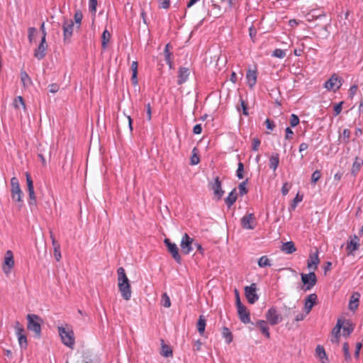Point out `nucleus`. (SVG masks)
Here are the masks:
<instances>
[{
  "label": "nucleus",
  "instance_id": "1",
  "mask_svg": "<svg viewBox=\"0 0 363 363\" xmlns=\"http://www.w3.org/2000/svg\"><path fill=\"white\" fill-rule=\"evenodd\" d=\"M118 286L123 299L128 301L131 298V287L129 279L126 276L125 271L123 267L117 269Z\"/></svg>",
  "mask_w": 363,
  "mask_h": 363
},
{
  "label": "nucleus",
  "instance_id": "2",
  "mask_svg": "<svg viewBox=\"0 0 363 363\" xmlns=\"http://www.w3.org/2000/svg\"><path fill=\"white\" fill-rule=\"evenodd\" d=\"M26 319L28 321L27 329L34 333L35 337L40 338L41 337L42 318L35 314H28Z\"/></svg>",
  "mask_w": 363,
  "mask_h": 363
},
{
  "label": "nucleus",
  "instance_id": "3",
  "mask_svg": "<svg viewBox=\"0 0 363 363\" xmlns=\"http://www.w3.org/2000/svg\"><path fill=\"white\" fill-rule=\"evenodd\" d=\"M58 331L62 342L69 348H73L75 343L73 331L63 327H59Z\"/></svg>",
  "mask_w": 363,
  "mask_h": 363
},
{
  "label": "nucleus",
  "instance_id": "4",
  "mask_svg": "<svg viewBox=\"0 0 363 363\" xmlns=\"http://www.w3.org/2000/svg\"><path fill=\"white\" fill-rule=\"evenodd\" d=\"M301 281L305 287V291L311 290L317 282V277L315 272H311L308 274H301Z\"/></svg>",
  "mask_w": 363,
  "mask_h": 363
},
{
  "label": "nucleus",
  "instance_id": "5",
  "mask_svg": "<svg viewBox=\"0 0 363 363\" xmlns=\"http://www.w3.org/2000/svg\"><path fill=\"white\" fill-rule=\"evenodd\" d=\"M194 245V239L191 238L187 233H184L182 236L180 243L182 252L184 255H189L193 250Z\"/></svg>",
  "mask_w": 363,
  "mask_h": 363
},
{
  "label": "nucleus",
  "instance_id": "6",
  "mask_svg": "<svg viewBox=\"0 0 363 363\" xmlns=\"http://www.w3.org/2000/svg\"><path fill=\"white\" fill-rule=\"evenodd\" d=\"M208 186L209 189L213 191V194L216 198V200H220L223 196L225 191L222 189V184L219 177H216L214 179V182H210Z\"/></svg>",
  "mask_w": 363,
  "mask_h": 363
},
{
  "label": "nucleus",
  "instance_id": "7",
  "mask_svg": "<svg viewBox=\"0 0 363 363\" xmlns=\"http://www.w3.org/2000/svg\"><path fill=\"white\" fill-rule=\"evenodd\" d=\"M265 317L271 325H276L282 320L281 315L277 312L275 307H271L266 313Z\"/></svg>",
  "mask_w": 363,
  "mask_h": 363
},
{
  "label": "nucleus",
  "instance_id": "8",
  "mask_svg": "<svg viewBox=\"0 0 363 363\" xmlns=\"http://www.w3.org/2000/svg\"><path fill=\"white\" fill-rule=\"evenodd\" d=\"M11 198L14 201L20 202L22 201L21 196L23 192L20 188L19 183L18 179L16 177H13L11 179Z\"/></svg>",
  "mask_w": 363,
  "mask_h": 363
},
{
  "label": "nucleus",
  "instance_id": "9",
  "mask_svg": "<svg viewBox=\"0 0 363 363\" xmlns=\"http://www.w3.org/2000/svg\"><path fill=\"white\" fill-rule=\"evenodd\" d=\"M164 242L167 247L168 252L171 254L173 259L179 264L182 262L181 256L179 253V249L177 245L172 242L169 239L165 238Z\"/></svg>",
  "mask_w": 363,
  "mask_h": 363
},
{
  "label": "nucleus",
  "instance_id": "10",
  "mask_svg": "<svg viewBox=\"0 0 363 363\" xmlns=\"http://www.w3.org/2000/svg\"><path fill=\"white\" fill-rule=\"evenodd\" d=\"M256 291L257 287L256 284L255 283L245 287V295L247 301L250 304L255 303L259 299V296L257 294Z\"/></svg>",
  "mask_w": 363,
  "mask_h": 363
},
{
  "label": "nucleus",
  "instance_id": "11",
  "mask_svg": "<svg viewBox=\"0 0 363 363\" xmlns=\"http://www.w3.org/2000/svg\"><path fill=\"white\" fill-rule=\"evenodd\" d=\"M241 225L244 229L253 230L256 226L255 217L254 213H250L244 216L240 220Z\"/></svg>",
  "mask_w": 363,
  "mask_h": 363
},
{
  "label": "nucleus",
  "instance_id": "12",
  "mask_svg": "<svg viewBox=\"0 0 363 363\" xmlns=\"http://www.w3.org/2000/svg\"><path fill=\"white\" fill-rule=\"evenodd\" d=\"M341 78H339L337 75H332L328 80L325 82L324 87L328 90L336 91L339 89L342 85Z\"/></svg>",
  "mask_w": 363,
  "mask_h": 363
},
{
  "label": "nucleus",
  "instance_id": "13",
  "mask_svg": "<svg viewBox=\"0 0 363 363\" xmlns=\"http://www.w3.org/2000/svg\"><path fill=\"white\" fill-rule=\"evenodd\" d=\"M350 240L347 242L346 250L347 255H351L359 247V238L357 235H354L350 237Z\"/></svg>",
  "mask_w": 363,
  "mask_h": 363
},
{
  "label": "nucleus",
  "instance_id": "14",
  "mask_svg": "<svg viewBox=\"0 0 363 363\" xmlns=\"http://www.w3.org/2000/svg\"><path fill=\"white\" fill-rule=\"evenodd\" d=\"M47 50L48 44L46 40L44 38H41L40 44L34 51V57L39 60L43 59L46 55Z\"/></svg>",
  "mask_w": 363,
  "mask_h": 363
},
{
  "label": "nucleus",
  "instance_id": "15",
  "mask_svg": "<svg viewBox=\"0 0 363 363\" xmlns=\"http://www.w3.org/2000/svg\"><path fill=\"white\" fill-rule=\"evenodd\" d=\"M64 41L69 40L72 36L74 22L72 20H65L62 24Z\"/></svg>",
  "mask_w": 363,
  "mask_h": 363
},
{
  "label": "nucleus",
  "instance_id": "16",
  "mask_svg": "<svg viewBox=\"0 0 363 363\" xmlns=\"http://www.w3.org/2000/svg\"><path fill=\"white\" fill-rule=\"evenodd\" d=\"M236 308L240 321L245 324L250 323L251 322L250 314L247 308L243 304L238 306Z\"/></svg>",
  "mask_w": 363,
  "mask_h": 363
},
{
  "label": "nucleus",
  "instance_id": "17",
  "mask_svg": "<svg viewBox=\"0 0 363 363\" xmlns=\"http://www.w3.org/2000/svg\"><path fill=\"white\" fill-rule=\"evenodd\" d=\"M26 182H27V187L29 194V199L30 201H29V204L31 205L33 203H36V197L34 191V186H33V179L28 172L26 173Z\"/></svg>",
  "mask_w": 363,
  "mask_h": 363
},
{
  "label": "nucleus",
  "instance_id": "18",
  "mask_svg": "<svg viewBox=\"0 0 363 363\" xmlns=\"http://www.w3.org/2000/svg\"><path fill=\"white\" fill-rule=\"evenodd\" d=\"M318 296L315 294H311L305 299L304 302V311L308 314L313 307L316 304Z\"/></svg>",
  "mask_w": 363,
  "mask_h": 363
},
{
  "label": "nucleus",
  "instance_id": "19",
  "mask_svg": "<svg viewBox=\"0 0 363 363\" xmlns=\"http://www.w3.org/2000/svg\"><path fill=\"white\" fill-rule=\"evenodd\" d=\"M189 74L190 69L189 68L182 67H179L177 75V84L181 85L185 83L188 80Z\"/></svg>",
  "mask_w": 363,
  "mask_h": 363
},
{
  "label": "nucleus",
  "instance_id": "20",
  "mask_svg": "<svg viewBox=\"0 0 363 363\" xmlns=\"http://www.w3.org/2000/svg\"><path fill=\"white\" fill-rule=\"evenodd\" d=\"M257 72L256 68L248 69L246 73L247 83L250 89H252L257 83Z\"/></svg>",
  "mask_w": 363,
  "mask_h": 363
},
{
  "label": "nucleus",
  "instance_id": "21",
  "mask_svg": "<svg viewBox=\"0 0 363 363\" xmlns=\"http://www.w3.org/2000/svg\"><path fill=\"white\" fill-rule=\"evenodd\" d=\"M256 327L259 328L262 333L267 338H270L269 328L267 320H259L255 323Z\"/></svg>",
  "mask_w": 363,
  "mask_h": 363
},
{
  "label": "nucleus",
  "instance_id": "22",
  "mask_svg": "<svg viewBox=\"0 0 363 363\" xmlns=\"http://www.w3.org/2000/svg\"><path fill=\"white\" fill-rule=\"evenodd\" d=\"M4 264L8 267V269L4 267V272L7 274L10 272V269L14 266V260L13 257V253L11 250H8L6 252L5 258H4Z\"/></svg>",
  "mask_w": 363,
  "mask_h": 363
},
{
  "label": "nucleus",
  "instance_id": "23",
  "mask_svg": "<svg viewBox=\"0 0 363 363\" xmlns=\"http://www.w3.org/2000/svg\"><path fill=\"white\" fill-rule=\"evenodd\" d=\"M169 48H172L169 43H167L165 45L164 50V60L166 63L169 65V69H172L173 67V62H172V57L173 54L169 50Z\"/></svg>",
  "mask_w": 363,
  "mask_h": 363
},
{
  "label": "nucleus",
  "instance_id": "24",
  "mask_svg": "<svg viewBox=\"0 0 363 363\" xmlns=\"http://www.w3.org/2000/svg\"><path fill=\"white\" fill-rule=\"evenodd\" d=\"M50 238L52 240V243L54 248V255L57 261H60L61 259V252H60V245L57 241H56L55 236L52 232H50Z\"/></svg>",
  "mask_w": 363,
  "mask_h": 363
},
{
  "label": "nucleus",
  "instance_id": "25",
  "mask_svg": "<svg viewBox=\"0 0 363 363\" xmlns=\"http://www.w3.org/2000/svg\"><path fill=\"white\" fill-rule=\"evenodd\" d=\"M18 337V341L20 345V347L22 350H26L28 347V341L27 337L25 334V330H20V332H18L16 334Z\"/></svg>",
  "mask_w": 363,
  "mask_h": 363
},
{
  "label": "nucleus",
  "instance_id": "26",
  "mask_svg": "<svg viewBox=\"0 0 363 363\" xmlns=\"http://www.w3.org/2000/svg\"><path fill=\"white\" fill-rule=\"evenodd\" d=\"M343 323L340 319L337 320V324L335 327L333 329L332 334L333 336H335V338H336V340H333V339H331V341L335 343H338L340 342V330L342 328Z\"/></svg>",
  "mask_w": 363,
  "mask_h": 363
},
{
  "label": "nucleus",
  "instance_id": "27",
  "mask_svg": "<svg viewBox=\"0 0 363 363\" xmlns=\"http://www.w3.org/2000/svg\"><path fill=\"white\" fill-rule=\"evenodd\" d=\"M238 199V194L236 189L234 188L225 199V203L228 208H230L236 201Z\"/></svg>",
  "mask_w": 363,
  "mask_h": 363
},
{
  "label": "nucleus",
  "instance_id": "28",
  "mask_svg": "<svg viewBox=\"0 0 363 363\" xmlns=\"http://www.w3.org/2000/svg\"><path fill=\"white\" fill-rule=\"evenodd\" d=\"M320 259L318 257V251L316 250V252L313 254L310 255L309 259L308 260L307 267L308 268L312 267L313 265L315 266V269L317 268L318 264H319Z\"/></svg>",
  "mask_w": 363,
  "mask_h": 363
},
{
  "label": "nucleus",
  "instance_id": "29",
  "mask_svg": "<svg viewBox=\"0 0 363 363\" xmlns=\"http://www.w3.org/2000/svg\"><path fill=\"white\" fill-rule=\"evenodd\" d=\"M281 251L286 254H292L296 250L294 243L292 241L284 242L281 247Z\"/></svg>",
  "mask_w": 363,
  "mask_h": 363
},
{
  "label": "nucleus",
  "instance_id": "30",
  "mask_svg": "<svg viewBox=\"0 0 363 363\" xmlns=\"http://www.w3.org/2000/svg\"><path fill=\"white\" fill-rule=\"evenodd\" d=\"M360 294L357 292L354 293L350 301L349 307L350 309L352 311H355L358 306H359V298Z\"/></svg>",
  "mask_w": 363,
  "mask_h": 363
},
{
  "label": "nucleus",
  "instance_id": "31",
  "mask_svg": "<svg viewBox=\"0 0 363 363\" xmlns=\"http://www.w3.org/2000/svg\"><path fill=\"white\" fill-rule=\"evenodd\" d=\"M206 320L203 315H201L197 321L196 328L200 335H203L205 332Z\"/></svg>",
  "mask_w": 363,
  "mask_h": 363
},
{
  "label": "nucleus",
  "instance_id": "32",
  "mask_svg": "<svg viewBox=\"0 0 363 363\" xmlns=\"http://www.w3.org/2000/svg\"><path fill=\"white\" fill-rule=\"evenodd\" d=\"M279 164V155L278 153H273L269 157V168L275 171Z\"/></svg>",
  "mask_w": 363,
  "mask_h": 363
},
{
  "label": "nucleus",
  "instance_id": "33",
  "mask_svg": "<svg viewBox=\"0 0 363 363\" xmlns=\"http://www.w3.org/2000/svg\"><path fill=\"white\" fill-rule=\"evenodd\" d=\"M138 62L137 61H133L131 64V69H132V72H133V74H132V77H131V82H132V84L135 86L138 84Z\"/></svg>",
  "mask_w": 363,
  "mask_h": 363
},
{
  "label": "nucleus",
  "instance_id": "34",
  "mask_svg": "<svg viewBox=\"0 0 363 363\" xmlns=\"http://www.w3.org/2000/svg\"><path fill=\"white\" fill-rule=\"evenodd\" d=\"M351 132L349 129L345 128L342 133L339 135L338 140L344 144H348L350 143Z\"/></svg>",
  "mask_w": 363,
  "mask_h": 363
},
{
  "label": "nucleus",
  "instance_id": "35",
  "mask_svg": "<svg viewBox=\"0 0 363 363\" xmlns=\"http://www.w3.org/2000/svg\"><path fill=\"white\" fill-rule=\"evenodd\" d=\"M363 165V160L359 159L358 157H355V160L352 164L351 172L353 175H356L361 167Z\"/></svg>",
  "mask_w": 363,
  "mask_h": 363
},
{
  "label": "nucleus",
  "instance_id": "36",
  "mask_svg": "<svg viewBox=\"0 0 363 363\" xmlns=\"http://www.w3.org/2000/svg\"><path fill=\"white\" fill-rule=\"evenodd\" d=\"M160 354L164 357H169L173 355L172 350L169 346L164 344L163 340H162Z\"/></svg>",
  "mask_w": 363,
  "mask_h": 363
},
{
  "label": "nucleus",
  "instance_id": "37",
  "mask_svg": "<svg viewBox=\"0 0 363 363\" xmlns=\"http://www.w3.org/2000/svg\"><path fill=\"white\" fill-rule=\"evenodd\" d=\"M222 336L225 338V341L227 344H230L233 342V336L230 330L226 328L223 327L222 331Z\"/></svg>",
  "mask_w": 363,
  "mask_h": 363
},
{
  "label": "nucleus",
  "instance_id": "38",
  "mask_svg": "<svg viewBox=\"0 0 363 363\" xmlns=\"http://www.w3.org/2000/svg\"><path fill=\"white\" fill-rule=\"evenodd\" d=\"M110 39H111L110 33L107 30H105L103 32L102 36H101V46L104 50L106 49L107 44L109 42Z\"/></svg>",
  "mask_w": 363,
  "mask_h": 363
},
{
  "label": "nucleus",
  "instance_id": "39",
  "mask_svg": "<svg viewBox=\"0 0 363 363\" xmlns=\"http://www.w3.org/2000/svg\"><path fill=\"white\" fill-rule=\"evenodd\" d=\"M257 264L259 267H270L272 265V263H271L269 259L266 255L262 256L258 259Z\"/></svg>",
  "mask_w": 363,
  "mask_h": 363
},
{
  "label": "nucleus",
  "instance_id": "40",
  "mask_svg": "<svg viewBox=\"0 0 363 363\" xmlns=\"http://www.w3.org/2000/svg\"><path fill=\"white\" fill-rule=\"evenodd\" d=\"M248 184V179H246L245 181L242 182L239 186V193L240 196H244L247 194L248 189L247 188V184Z\"/></svg>",
  "mask_w": 363,
  "mask_h": 363
},
{
  "label": "nucleus",
  "instance_id": "41",
  "mask_svg": "<svg viewBox=\"0 0 363 363\" xmlns=\"http://www.w3.org/2000/svg\"><path fill=\"white\" fill-rule=\"evenodd\" d=\"M21 80L24 86H28L32 84V81L28 74L25 71L21 72Z\"/></svg>",
  "mask_w": 363,
  "mask_h": 363
},
{
  "label": "nucleus",
  "instance_id": "42",
  "mask_svg": "<svg viewBox=\"0 0 363 363\" xmlns=\"http://www.w3.org/2000/svg\"><path fill=\"white\" fill-rule=\"evenodd\" d=\"M342 350L344 352V357L345 361L348 362L351 360V354L350 353V347L347 342H344L342 346Z\"/></svg>",
  "mask_w": 363,
  "mask_h": 363
},
{
  "label": "nucleus",
  "instance_id": "43",
  "mask_svg": "<svg viewBox=\"0 0 363 363\" xmlns=\"http://www.w3.org/2000/svg\"><path fill=\"white\" fill-rule=\"evenodd\" d=\"M20 106H23V108H26L23 98L21 96L16 97L13 101V106L15 108H19Z\"/></svg>",
  "mask_w": 363,
  "mask_h": 363
},
{
  "label": "nucleus",
  "instance_id": "44",
  "mask_svg": "<svg viewBox=\"0 0 363 363\" xmlns=\"http://www.w3.org/2000/svg\"><path fill=\"white\" fill-rule=\"evenodd\" d=\"M316 355L318 356L320 359L327 358L326 353L325 349L321 345H318L315 348Z\"/></svg>",
  "mask_w": 363,
  "mask_h": 363
},
{
  "label": "nucleus",
  "instance_id": "45",
  "mask_svg": "<svg viewBox=\"0 0 363 363\" xmlns=\"http://www.w3.org/2000/svg\"><path fill=\"white\" fill-rule=\"evenodd\" d=\"M197 149L194 147L192 150V156L191 157V164L196 165L199 163L200 159L199 155H197Z\"/></svg>",
  "mask_w": 363,
  "mask_h": 363
},
{
  "label": "nucleus",
  "instance_id": "46",
  "mask_svg": "<svg viewBox=\"0 0 363 363\" xmlns=\"http://www.w3.org/2000/svg\"><path fill=\"white\" fill-rule=\"evenodd\" d=\"M272 55L279 59H283L286 57V52L284 50L277 48L273 51Z\"/></svg>",
  "mask_w": 363,
  "mask_h": 363
},
{
  "label": "nucleus",
  "instance_id": "47",
  "mask_svg": "<svg viewBox=\"0 0 363 363\" xmlns=\"http://www.w3.org/2000/svg\"><path fill=\"white\" fill-rule=\"evenodd\" d=\"M83 18L82 12L80 10H77L74 13V18L76 24H77V27L79 28L82 20Z\"/></svg>",
  "mask_w": 363,
  "mask_h": 363
},
{
  "label": "nucleus",
  "instance_id": "48",
  "mask_svg": "<svg viewBox=\"0 0 363 363\" xmlns=\"http://www.w3.org/2000/svg\"><path fill=\"white\" fill-rule=\"evenodd\" d=\"M303 200V196L297 194L296 197L292 201V203L290 205V208L291 210H295L297 206V204Z\"/></svg>",
  "mask_w": 363,
  "mask_h": 363
},
{
  "label": "nucleus",
  "instance_id": "49",
  "mask_svg": "<svg viewBox=\"0 0 363 363\" xmlns=\"http://www.w3.org/2000/svg\"><path fill=\"white\" fill-rule=\"evenodd\" d=\"M243 172H244V164L242 162H239L238 164V169L236 171V176L238 177V178L239 179H243V177H244Z\"/></svg>",
  "mask_w": 363,
  "mask_h": 363
},
{
  "label": "nucleus",
  "instance_id": "50",
  "mask_svg": "<svg viewBox=\"0 0 363 363\" xmlns=\"http://www.w3.org/2000/svg\"><path fill=\"white\" fill-rule=\"evenodd\" d=\"M240 108L239 106H238L237 107L238 111H240V108H241L242 111L243 115L248 116L249 113L247 111V104L245 103V101L242 98L240 99Z\"/></svg>",
  "mask_w": 363,
  "mask_h": 363
},
{
  "label": "nucleus",
  "instance_id": "51",
  "mask_svg": "<svg viewBox=\"0 0 363 363\" xmlns=\"http://www.w3.org/2000/svg\"><path fill=\"white\" fill-rule=\"evenodd\" d=\"M343 329V331H342V335L345 336V337H347L349 336L352 333V331L354 330V327L352 326V324H347V325H345L342 328Z\"/></svg>",
  "mask_w": 363,
  "mask_h": 363
},
{
  "label": "nucleus",
  "instance_id": "52",
  "mask_svg": "<svg viewBox=\"0 0 363 363\" xmlns=\"http://www.w3.org/2000/svg\"><path fill=\"white\" fill-rule=\"evenodd\" d=\"M162 304L165 308H169L171 306L170 298L167 293H164L162 296Z\"/></svg>",
  "mask_w": 363,
  "mask_h": 363
},
{
  "label": "nucleus",
  "instance_id": "53",
  "mask_svg": "<svg viewBox=\"0 0 363 363\" xmlns=\"http://www.w3.org/2000/svg\"><path fill=\"white\" fill-rule=\"evenodd\" d=\"M321 173L319 170H315L311 175V184L315 185L317 182L320 179Z\"/></svg>",
  "mask_w": 363,
  "mask_h": 363
},
{
  "label": "nucleus",
  "instance_id": "54",
  "mask_svg": "<svg viewBox=\"0 0 363 363\" xmlns=\"http://www.w3.org/2000/svg\"><path fill=\"white\" fill-rule=\"evenodd\" d=\"M36 32H37V29L34 27H30L28 29V38L30 43L33 42V36L36 33Z\"/></svg>",
  "mask_w": 363,
  "mask_h": 363
},
{
  "label": "nucleus",
  "instance_id": "55",
  "mask_svg": "<svg viewBox=\"0 0 363 363\" xmlns=\"http://www.w3.org/2000/svg\"><path fill=\"white\" fill-rule=\"evenodd\" d=\"M299 123V118L296 114H291L290 117V125L291 127H295Z\"/></svg>",
  "mask_w": 363,
  "mask_h": 363
},
{
  "label": "nucleus",
  "instance_id": "56",
  "mask_svg": "<svg viewBox=\"0 0 363 363\" xmlns=\"http://www.w3.org/2000/svg\"><path fill=\"white\" fill-rule=\"evenodd\" d=\"M97 6V0H89V8L91 13H96Z\"/></svg>",
  "mask_w": 363,
  "mask_h": 363
},
{
  "label": "nucleus",
  "instance_id": "57",
  "mask_svg": "<svg viewBox=\"0 0 363 363\" xmlns=\"http://www.w3.org/2000/svg\"><path fill=\"white\" fill-rule=\"evenodd\" d=\"M260 143H261V141L259 138H253L252 150L253 151H257L259 149V147L260 145Z\"/></svg>",
  "mask_w": 363,
  "mask_h": 363
},
{
  "label": "nucleus",
  "instance_id": "58",
  "mask_svg": "<svg viewBox=\"0 0 363 363\" xmlns=\"http://www.w3.org/2000/svg\"><path fill=\"white\" fill-rule=\"evenodd\" d=\"M358 89L357 84H353L350 86L349 89V95L350 98H353V96L357 94Z\"/></svg>",
  "mask_w": 363,
  "mask_h": 363
},
{
  "label": "nucleus",
  "instance_id": "59",
  "mask_svg": "<svg viewBox=\"0 0 363 363\" xmlns=\"http://www.w3.org/2000/svg\"><path fill=\"white\" fill-rule=\"evenodd\" d=\"M290 188H291V184H289L287 182L284 183L281 187L282 194L284 196H286L289 193Z\"/></svg>",
  "mask_w": 363,
  "mask_h": 363
},
{
  "label": "nucleus",
  "instance_id": "60",
  "mask_svg": "<svg viewBox=\"0 0 363 363\" xmlns=\"http://www.w3.org/2000/svg\"><path fill=\"white\" fill-rule=\"evenodd\" d=\"M343 101H341L334 106V112L335 116H337L342 111V106Z\"/></svg>",
  "mask_w": 363,
  "mask_h": 363
},
{
  "label": "nucleus",
  "instance_id": "61",
  "mask_svg": "<svg viewBox=\"0 0 363 363\" xmlns=\"http://www.w3.org/2000/svg\"><path fill=\"white\" fill-rule=\"evenodd\" d=\"M160 2V8L167 9L169 7V0H158Z\"/></svg>",
  "mask_w": 363,
  "mask_h": 363
},
{
  "label": "nucleus",
  "instance_id": "62",
  "mask_svg": "<svg viewBox=\"0 0 363 363\" xmlns=\"http://www.w3.org/2000/svg\"><path fill=\"white\" fill-rule=\"evenodd\" d=\"M201 342L200 340H197L196 341L194 342V347H193V350L194 352H199L201 350Z\"/></svg>",
  "mask_w": 363,
  "mask_h": 363
},
{
  "label": "nucleus",
  "instance_id": "63",
  "mask_svg": "<svg viewBox=\"0 0 363 363\" xmlns=\"http://www.w3.org/2000/svg\"><path fill=\"white\" fill-rule=\"evenodd\" d=\"M146 114H147V121H151V118H152V108H151V106H150V104L148 103L147 105H146Z\"/></svg>",
  "mask_w": 363,
  "mask_h": 363
},
{
  "label": "nucleus",
  "instance_id": "64",
  "mask_svg": "<svg viewBox=\"0 0 363 363\" xmlns=\"http://www.w3.org/2000/svg\"><path fill=\"white\" fill-rule=\"evenodd\" d=\"M265 123L267 125V128L269 130H273L274 128H275V125H274V122L269 118L266 119Z\"/></svg>",
  "mask_w": 363,
  "mask_h": 363
}]
</instances>
